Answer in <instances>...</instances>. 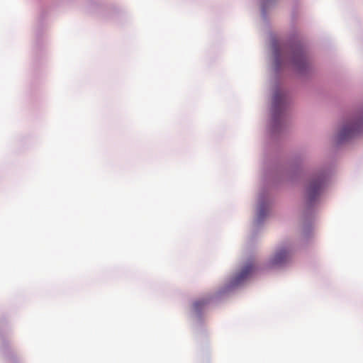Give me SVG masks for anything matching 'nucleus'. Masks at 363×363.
Instances as JSON below:
<instances>
[{"mask_svg": "<svg viewBox=\"0 0 363 363\" xmlns=\"http://www.w3.org/2000/svg\"><path fill=\"white\" fill-rule=\"evenodd\" d=\"M363 131V118H355L345 124L339 133L340 141L353 138Z\"/></svg>", "mask_w": 363, "mask_h": 363, "instance_id": "1", "label": "nucleus"}, {"mask_svg": "<svg viewBox=\"0 0 363 363\" xmlns=\"http://www.w3.org/2000/svg\"><path fill=\"white\" fill-rule=\"evenodd\" d=\"M204 301H196L194 302V308L195 310H199L202 306L204 305Z\"/></svg>", "mask_w": 363, "mask_h": 363, "instance_id": "5", "label": "nucleus"}, {"mask_svg": "<svg viewBox=\"0 0 363 363\" xmlns=\"http://www.w3.org/2000/svg\"><path fill=\"white\" fill-rule=\"evenodd\" d=\"M254 270V267L252 264H247L243 267L240 273L235 277V282L238 284L245 280L250 275Z\"/></svg>", "mask_w": 363, "mask_h": 363, "instance_id": "4", "label": "nucleus"}, {"mask_svg": "<svg viewBox=\"0 0 363 363\" xmlns=\"http://www.w3.org/2000/svg\"><path fill=\"white\" fill-rule=\"evenodd\" d=\"M278 101H279V96H278V94H276L274 96V104H277L278 103Z\"/></svg>", "mask_w": 363, "mask_h": 363, "instance_id": "6", "label": "nucleus"}, {"mask_svg": "<svg viewBox=\"0 0 363 363\" xmlns=\"http://www.w3.org/2000/svg\"><path fill=\"white\" fill-rule=\"evenodd\" d=\"M323 179L320 177L311 181L307 188V196L310 202L313 201L322 191Z\"/></svg>", "mask_w": 363, "mask_h": 363, "instance_id": "2", "label": "nucleus"}, {"mask_svg": "<svg viewBox=\"0 0 363 363\" xmlns=\"http://www.w3.org/2000/svg\"><path fill=\"white\" fill-rule=\"evenodd\" d=\"M291 257V254L286 249H279L277 251L271 260L273 266L281 265L286 263Z\"/></svg>", "mask_w": 363, "mask_h": 363, "instance_id": "3", "label": "nucleus"}]
</instances>
